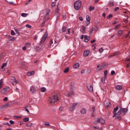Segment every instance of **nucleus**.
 Here are the masks:
<instances>
[{
	"instance_id": "nucleus-1",
	"label": "nucleus",
	"mask_w": 130,
	"mask_h": 130,
	"mask_svg": "<svg viewBox=\"0 0 130 130\" xmlns=\"http://www.w3.org/2000/svg\"><path fill=\"white\" fill-rule=\"evenodd\" d=\"M59 91H54L52 94L51 97L49 99L50 104L52 105H54L55 103H57L58 102L59 99Z\"/></svg>"
},
{
	"instance_id": "nucleus-2",
	"label": "nucleus",
	"mask_w": 130,
	"mask_h": 130,
	"mask_svg": "<svg viewBox=\"0 0 130 130\" xmlns=\"http://www.w3.org/2000/svg\"><path fill=\"white\" fill-rule=\"evenodd\" d=\"M46 15L43 19V22L41 24V27H44V24L46 22V20H48L49 18H48V16H49V14H50V10H48L45 11Z\"/></svg>"
},
{
	"instance_id": "nucleus-3",
	"label": "nucleus",
	"mask_w": 130,
	"mask_h": 130,
	"mask_svg": "<svg viewBox=\"0 0 130 130\" xmlns=\"http://www.w3.org/2000/svg\"><path fill=\"white\" fill-rule=\"evenodd\" d=\"M81 7H82V2L80 1H77L74 3V9L76 10V11L81 9Z\"/></svg>"
},
{
	"instance_id": "nucleus-4",
	"label": "nucleus",
	"mask_w": 130,
	"mask_h": 130,
	"mask_svg": "<svg viewBox=\"0 0 130 130\" xmlns=\"http://www.w3.org/2000/svg\"><path fill=\"white\" fill-rule=\"evenodd\" d=\"M77 106H78L77 103H73L69 108L70 111H73L75 110V109L77 108Z\"/></svg>"
},
{
	"instance_id": "nucleus-5",
	"label": "nucleus",
	"mask_w": 130,
	"mask_h": 130,
	"mask_svg": "<svg viewBox=\"0 0 130 130\" xmlns=\"http://www.w3.org/2000/svg\"><path fill=\"white\" fill-rule=\"evenodd\" d=\"M47 35H48L47 32H46L44 35V36H43L41 40L40 43H44V42H45V41L46 40V38H47Z\"/></svg>"
},
{
	"instance_id": "nucleus-6",
	"label": "nucleus",
	"mask_w": 130,
	"mask_h": 130,
	"mask_svg": "<svg viewBox=\"0 0 130 130\" xmlns=\"http://www.w3.org/2000/svg\"><path fill=\"white\" fill-rule=\"evenodd\" d=\"M54 16L56 17V20L59 19V17H60V13H59V8H57V11L55 12L54 14Z\"/></svg>"
},
{
	"instance_id": "nucleus-7",
	"label": "nucleus",
	"mask_w": 130,
	"mask_h": 130,
	"mask_svg": "<svg viewBox=\"0 0 130 130\" xmlns=\"http://www.w3.org/2000/svg\"><path fill=\"white\" fill-rule=\"evenodd\" d=\"M9 89H10V87L7 86L2 90L1 91L2 94H3V95H6V94L8 93V91H9Z\"/></svg>"
},
{
	"instance_id": "nucleus-8",
	"label": "nucleus",
	"mask_w": 130,
	"mask_h": 130,
	"mask_svg": "<svg viewBox=\"0 0 130 130\" xmlns=\"http://www.w3.org/2000/svg\"><path fill=\"white\" fill-rule=\"evenodd\" d=\"M9 106H11V103L10 102H8L6 104L2 106L1 107V109H4V108L9 107Z\"/></svg>"
},
{
	"instance_id": "nucleus-9",
	"label": "nucleus",
	"mask_w": 130,
	"mask_h": 130,
	"mask_svg": "<svg viewBox=\"0 0 130 130\" xmlns=\"http://www.w3.org/2000/svg\"><path fill=\"white\" fill-rule=\"evenodd\" d=\"M30 91L32 94H34L36 93V88H35L34 86H31L30 87Z\"/></svg>"
},
{
	"instance_id": "nucleus-10",
	"label": "nucleus",
	"mask_w": 130,
	"mask_h": 130,
	"mask_svg": "<svg viewBox=\"0 0 130 130\" xmlns=\"http://www.w3.org/2000/svg\"><path fill=\"white\" fill-rule=\"evenodd\" d=\"M90 54V50H86L83 53L84 56H88Z\"/></svg>"
},
{
	"instance_id": "nucleus-11",
	"label": "nucleus",
	"mask_w": 130,
	"mask_h": 130,
	"mask_svg": "<svg viewBox=\"0 0 130 130\" xmlns=\"http://www.w3.org/2000/svg\"><path fill=\"white\" fill-rule=\"evenodd\" d=\"M87 88L89 92H93V86L88 85Z\"/></svg>"
},
{
	"instance_id": "nucleus-12",
	"label": "nucleus",
	"mask_w": 130,
	"mask_h": 130,
	"mask_svg": "<svg viewBox=\"0 0 130 130\" xmlns=\"http://www.w3.org/2000/svg\"><path fill=\"white\" fill-rule=\"evenodd\" d=\"M81 114H86L87 113V110L85 108H83L80 111Z\"/></svg>"
},
{
	"instance_id": "nucleus-13",
	"label": "nucleus",
	"mask_w": 130,
	"mask_h": 130,
	"mask_svg": "<svg viewBox=\"0 0 130 130\" xmlns=\"http://www.w3.org/2000/svg\"><path fill=\"white\" fill-rule=\"evenodd\" d=\"M90 40V37H88V36H84V42H88Z\"/></svg>"
},
{
	"instance_id": "nucleus-14",
	"label": "nucleus",
	"mask_w": 130,
	"mask_h": 130,
	"mask_svg": "<svg viewBox=\"0 0 130 130\" xmlns=\"http://www.w3.org/2000/svg\"><path fill=\"white\" fill-rule=\"evenodd\" d=\"M70 91H71V92L68 93V96L69 97L74 95V89H73V88H71Z\"/></svg>"
},
{
	"instance_id": "nucleus-15",
	"label": "nucleus",
	"mask_w": 130,
	"mask_h": 130,
	"mask_svg": "<svg viewBox=\"0 0 130 130\" xmlns=\"http://www.w3.org/2000/svg\"><path fill=\"white\" fill-rule=\"evenodd\" d=\"M119 110L117 113V115H120L121 114V112H122V109L121 108V107L120 106H119Z\"/></svg>"
},
{
	"instance_id": "nucleus-16",
	"label": "nucleus",
	"mask_w": 130,
	"mask_h": 130,
	"mask_svg": "<svg viewBox=\"0 0 130 130\" xmlns=\"http://www.w3.org/2000/svg\"><path fill=\"white\" fill-rule=\"evenodd\" d=\"M35 49L37 52H40V51H41V48L39 46H35Z\"/></svg>"
},
{
	"instance_id": "nucleus-17",
	"label": "nucleus",
	"mask_w": 130,
	"mask_h": 130,
	"mask_svg": "<svg viewBox=\"0 0 130 130\" xmlns=\"http://www.w3.org/2000/svg\"><path fill=\"white\" fill-rule=\"evenodd\" d=\"M127 109L126 108L122 109V113H124V115H125V114H126V112H127Z\"/></svg>"
},
{
	"instance_id": "nucleus-18",
	"label": "nucleus",
	"mask_w": 130,
	"mask_h": 130,
	"mask_svg": "<svg viewBox=\"0 0 130 130\" xmlns=\"http://www.w3.org/2000/svg\"><path fill=\"white\" fill-rule=\"evenodd\" d=\"M97 68L99 69V71H101V70H103V69H104V66L103 65H98Z\"/></svg>"
},
{
	"instance_id": "nucleus-19",
	"label": "nucleus",
	"mask_w": 130,
	"mask_h": 130,
	"mask_svg": "<svg viewBox=\"0 0 130 130\" xmlns=\"http://www.w3.org/2000/svg\"><path fill=\"white\" fill-rule=\"evenodd\" d=\"M79 67H80V64L79 63H76L73 66L74 69H78V68H79Z\"/></svg>"
},
{
	"instance_id": "nucleus-20",
	"label": "nucleus",
	"mask_w": 130,
	"mask_h": 130,
	"mask_svg": "<svg viewBox=\"0 0 130 130\" xmlns=\"http://www.w3.org/2000/svg\"><path fill=\"white\" fill-rule=\"evenodd\" d=\"M116 90H121L122 89V86L121 85H116Z\"/></svg>"
},
{
	"instance_id": "nucleus-21",
	"label": "nucleus",
	"mask_w": 130,
	"mask_h": 130,
	"mask_svg": "<svg viewBox=\"0 0 130 130\" xmlns=\"http://www.w3.org/2000/svg\"><path fill=\"white\" fill-rule=\"evenodd\" d=\"M34 74H35L34 71H31V72H28L27 73V76H33V75H34Z\"/></svg>"
},
{
	"instance_id": "nucleus-22",
	"label": "nucleus",
	"mask_w": 130,
	"mask_h": 130,
	"mask_svg": "<svg viewBox=\"0 0 130 130\" xmlns=\"http://www.w3.org/2000/svg\"><path fill=\"white\" fill-rule=\"evenodd\" d=\"M123 30H119L118 31V34H117V36H118L119 37L121 36L122 33H123Z\"/></svg>"
},
{
	"instance_id": "nucleus-23",
	"label": "nucleus",
	"mask_w": 130,
	"mask_h": 130,
	"mask_svg": "<svg viewBox=\"0 0 130 130\" xmlns=\"http://www.w3.org/2000/svg\"><path fill=\"white\" fill-rule=\"evenodd\" d=\"M12 80H13V82L14 83H15V84L18 83V81H17V79L15 78V77H12Z\"/></svg>"
},
{
	"instance_id": "nucleus-24",
	"label": "nucleus",
	"mask_w": 130,
	"mask_h": 130,
	"mask_svg": "<svg viewBox=\"0 0 130 130\" xmlns=\"http://www.w3.org/2000/svg\"><path fill=\"white\" fill-rule=\"evenodd\" d=\"M105 80H106V77H102L101 78V82H102L103 84H105Z\"/></svg>"
},
{
	"instance_id": "nucleus-25",
	"label": "nucleus",
	"mask_w": 130,
	"mask_h": 130,
	"mask_svg": "<svg viewBox=\"0 0 130 130\" xmlns=\"http://www.w3.org/2000/svg\"><path fill=\"white\" fill-rule=\"evenodd\" d=\"M3 84H4V81H3V79H1L0 80V89L3 88Z\"/></svg>"
},
{
	"instance_id": "nucleus-26",
	"label": "nucleus",
	"mask_w": 130,
	"mask_h": 130,
	"mask_svg": "<svg viewBox=\"0 0 130 130\" xmlns=\"http://www.w3.org/2000/svg\"><path fill=\"white\" fill-rule=\"evenodd\" d=\"M86 21H87V22H89V23H90V21H91L90 16H89L88 15H86Z\"/></svg>"
},
{
	"instance_id": "nucleus-27",
	"label": "nucleus",
	"mask_w": 130,
	"mask_h": 130,
	"mask_svg": "<svg viewBox=\"0 0 130 130\" xmlns=\"http://www.w3.org/2000/svg\"><path fill=\"white\" fill-rule=\"evenodd\" d=\"M95 10V7L90 6L89 8V12H92V11H94Z\"/></svg>"
},
{
	"instance_id": "nucleus-28",
	"label": "nucleus",
	"mask_w": 130,
	"mask_h": 130,
	"mask_svg": "<svg viewBox=\"0 0 130 130\" xmlns=\"http://www.w3.org/2000/svg\"><path fill=\"white\" fill-rule=\"evenodd\" d=\"M115 119H117V120H121V119H122V118H121V116H117L115 117Z\"/></svg>"
},
{
	"instance_id": "nucleus-29",
	"label": "nucleus",
	"mask_w": 130,
	"mask_h": 130,
	"mask_svg": "<svg viewBox=\"0 0 130 130\" xmlns=\"http://www.w3.org/2000/svg\"><path fill=\"white\" fill-rule=\"evenodd\" d=\"M69 71H70V68L68 67L64 70V73L67 74V73H69Z\"/></svg>"
},
{
	"instance_id": "nucleus-30",
	"label": "nucleus",
	"mask_w": 130,
	"mask_h": 130,
	"mask_svg": "<svg viewBox=\"0 0 130 130\" xmlns=\"http://www.w3.org/2000/svg\"><path fill=\"white\" fill-rule=\"evenodd\" d=\"M8 38H9L10 40H13V41H15V38L12 37V36H9Z\"/></svg>"
},
{
	"instance_id": "nucleus-31",
	"label": "nucleus",
	"mask_w": 130,
	"mask_h": 130,
	"mask_svg": "<svg viewBox=\"0 0 130 130\" xmlns=\"http://www.w3.org/2000/svg\"><path fill=\"white\" fill-rule=\"evenodd\" d=\"M32 125H33V124L30 122L26 124V126L29 127L32 126Z\"/></svg>"
},
{
	"instance_id": "nucleus-32",
	"label": "nucleus",
	"mask_w": 130,
	"mask_h": 130,
	"mask_svg": "<svg viewBox=\"0 0 130 130\" xmlns=\"http://www.w3.org/2000/svg\"><path fill=\"white\" fill-rule=\"evenodd\" d=\"M111 18H113V15L112 14H109L107 17V18L108 19V20H109V19H111Z\"/></svg>"
},
{
	"instance_id": "nucleus-33",
	"label": "nucleus",
	"mask_w": 130,
	"mask_h": 130,
	"mask_svg": "<svg viewBox=\"0 0 130 130\" xmlns=\"http://www.w3.org/2000/svg\"><path fill=\"white\" fill-rule=\"evenodd\" d=\"M109 6V7H114V3L113 2H110Z\"/></svg>"
},
{
	"instance_id": "nucleus-34",
	"label": "nucleus",
	"mask_w": 130,
	"mask_h": 130,
	"mask_svg": "<svg viewBox=\"0 0 130 130\" xmlns=\"http://www.w3.org/2000/svg\"><path fill=\"white\" fill-rule=\"evenodd\" d=\"M66 31H67V27L66 26H64L62 28V32H66Z\"/></svg>"
},
{
	"instance_id": "nucleus-35",
	"label": "nucleus",
	"mask_w": 130,
	"mask_h": 130,
	"mask_svg": "<svg viewBox=\"0 0 130 130\" xmlns=\"http://www.w3.org/2000/svg\"><path fill=\"white\" fill-rule=\"evenodd\" d=\"M24 122H28V121H29V118H24L23 119Z\"/></svg>"
},
{
	"instance_id": "nucleus-36",
	"label": "nucleus",
	"mask_w": 130,
	"mask_h": 130,
	"mask_svg": "<svg viewBox=\"0 0 130 130\" xmlns=\"http://www.w3.org/2000/svg\"><path fill=\"white\" fill-rule=\"evenodd\" d=\"M118 110V107H116L114 109L113 113H117L116 112Z\"/></svg>"
},
{
	"instance_id": "nucleus-37",
	"label": "nucleus",
	"mask_w": 130,
	"mask_h": 130,
	"mask_svg": "<svg viewBox=\"0 0 130 130\" xmlns=\"http://www.w3.org/2000/svg\"><path fill=\"white\" fill-rule=\"evenodd\" d=\"M21 16L22 17H26L27 16H28V14L26 13H21Z\"/></svg>"
},
{
	"instance_id": "nucleus-38",
	"label": "nucleus",
	"mask_w": 130,
	"mask_h": 130,
	"mask_svg": "<svg viewBox=\"0 0 130 130\" xmlns=\"http://www.w3.org/2000/svg\"><path fill=\"white\" fill-rule=\"evenodd\" d=\"M104 122H105L104 119H103V118H101L100 123H101L102 124H104Z\"/></svg>"
},
{
	"instance_id": "nucleus-39",
	"label": "nucleus",
	"mask_w": 130,
	"mask_h": 130,
	"mask_svg": "<svg viewBox=\"0 0 130 130\" xmlns=\"http://www.w3.org/2000/svg\"><path fill=\"white\" fill-rule=\"evenodd\" d=\"M127 19H128V16L127 15V18H124L123 20L125 23H127Z\"/></svg>"
},
{
	"instance_id": "nucleus-40",
	"label": "nucleus",
	"mask_w": 130,
	"mask_h": 130,
	"mask_svg": "<svg viewBox=\"0 0 130 130\" xmlns=\"http://www.w3.org/2000/svg\"><path fill=\"white\" fill-rule=\"evenodd\" d=\"M107 73H108L107 71H104V77H105V78H107Z\"/></svg>"
},
{
	"instance_id": "nucleus-41",
	"label": "nucleus",
	"mask_w": 130,
	"mask_h": 130,
	"mask_svg": "<svg viewBox=\"0 0 130 130\" xmlns=\"http://www.w3.org/2000/svg\"><path fill=\"white\" fill-rule=\"evenodd\" d=\"M104 50L103 49V48H100L99 49V52H100L101 53H102V52H103V51H104Z\"/></svg>"
},
{
	"instance_id": "nucleus-42",
	"label": "nucleus",
	"mask_w": 130,
	"mask_h": 130,
	"mask_svg": "<svg viewBox=\"0 0 130 130\" xmlns=\"http://www.w3.org/2000/svg\"><path fill=\"white\" fill-rule=\"evenodd\" d=\"M46 90V88L45 87H42L41 89V91L42 92H45V91Z\"/></svg>"
},
{
	"instance_id": "nucleus-43",
	"label": "nucleus",
	"mask_w": 130,
	"mask_h": 130,
	"mask_svg": "<svg viewBox=\"0 0 130 130\" xmlns=\"http://www.w3.org/2000/svg\"><path fill=\"white\" fill-rule=\"evenodd\" d=\"M101 120V118H98L96 120V123H95V124H98V122H100V123Z\"/></svg>"
},
{
	"instance_id": "nucleus-44",
	"label": "nucleus",
	"mask_w": 130,
	"mask_h": 130,
	"mask_svg": "<svg viewBox=\"0 0 130 130\" xmlns=\"http://www.w3.org/2000/svg\"><path fill=\"white\" fill-rule=\"evenodd\" d=\"M5 67H7V63H4L1 67L2 69H4Z\"/></svg>"
},
{
	"instance_id": "nucleus-45",
	"label": "nucleus",
	"mask_w": 130,
	"mask_h": 130,
	"mask_svg": "<svg viewBox=\"0 0 130 130\" xmlns=\"http://www.w3.org/2000/svg\"><path fill=\"white\" fill-rule=\"evenodd\" d=\"M15 32H16L17 34H18V35H20V31H19V30L17 29H14Z\"/></svg>"
},
{
	"instance_id": "nucleus-46",
	"label": "nucleus",
	"mask_w": 130,
	"mask_h": 130,
	"mask_svg": "<svg viewBox=\"0 0 130 130\" xmlns=\"http://www.w3.org/2000/svg\"><path fill=\"white\" fill-rule=\"evenodd\" d=\"M11 35H13V36L16 35V34L15 33V31L13 30H11Z\"/></svg>"
},
{
	"instance_id": "nucleus-47",
	"label": "nucleus",
	"mask_w": 130,
	"mask_h": 130,
	"mask_svg": "<svg viewBox=\"0 0 130 130\" xmlns=\"http://www.w3.org/2000/svg\"><path fill=\"white\" fill-rule=\"evenodd\" d=\"M62 19L63 20H66V19H67V15L66 14L62 15Z\"/></svg>"
},
{
	"instance_id": "nucleus-48",
	"label": "nucleus",
	"mask_w": 130,
	"mask_h": 130,
	"mask_svg": "<svg viewBox=\"0 0 130 130\" xmlns=\"http://www.w3.org/2000/svg\"><path fill=\"white\" fill-rule=\"evenodd\" d=\"M91 111L92 112V114H93L94 112H95V106L92 107Z\"/></svg>"
},
{
	"instance_id": "nucleus-49",
	"label": "nucleus",
	"mask_w": 130,
	"mask_h": 130,
	"mask_svg": "<svg viewBox=\"0 0 130 130\" xmlns=\"http://www.w3.org/2000/svg\"><path fill=\"white\" fill-rule=\"evenodd\" d=\"M26 27L27 28H29V29L31 28H32V26H31L30 24H26Z\"/></svg>"
},
{
	"instance_id": "nucleus-50",
	"label": "nucleus",
	"mask_w": 130,
	"mask_h": 130,
	"mask_svg": "<svg viewBox=\"0 0 130 130\" xmlns=\"http://www.w3.org/2000/svg\"><path fill=\"white\" fill-rule=\"evenodd\" d=\"M93 31H94V28H93V27H92V28H91V30H90V34H92Z\"/></svg>"
},
{
	"instance_id": "nucleus-51",
	"label": "nucleus",
	"mask_w": 130,
	"mask_h": 130,
	"mask_svg": "<svg viewBox=\"0 0 130 130\" xmlns=\"http://www.w3.org/2000/svg\"><path fill=\"white\" fill-rule=\"evenodd\" d=\"M82 29L83 32H84V31H86V27H85V26H82Z\"/></svg>"
},
{
	"instance_id": "nucleus-52",
	"label": "nucleus",
	"mask_w": 130,
	"mask_h": 130,
	"mask_svg": "<svg viewBox=\"0 0 130 130\" xmlns=\"http://www.w3.org/2000/svg\"><path fill=\"white\" fill-rule=\"evenodd\" d=\"M25 111L27 112V113H30V112L29 111V110L27 108V107H25Z\"/></svg>"
},
{
	"instance_id": "nucleus-53",
	"label": "nucleus",
	"mask_w": 130,
	"mask_h": 130,
	"mask_svg": "<svg viewBox=\"0 0 130 130\" xmlns=\"http://www.w3.org/2000/svg\"><path fill=\"white\" fill-rule=\"evenodd\" d=\"M3 101H4V102H6V101H8V97H5V98L3 99Z\"/></svg>"
},
{
	"instance_id": "nucleus-54",
	"label": "nucleus",
	"mask_w": 130,
	"mask_h": 130,
	"mask_svg": "<svg viewBox=\"0 0 130 130\" xmlns=\"http://www.w3.org/2000/svg\"><path fill=\"white\" fill-rule=\"evenodd\" d=\"M115 74V71H112L111 72V75H113Z\"/></svg>"
},
{
	"instance_id": "nucleus-55",
	"label": "nucleus",
	"mask_w": 130,
	"mask_h": 130,
	"mask_svg": "<svg viewBox=\"0 0 130 130\" xmlns=\"http://www.w3.org/2000/svg\"><path fill=\"white\" fill-rule=\"evenodd\" d=\"M80 21H81L82 22H83V21H84V19H83V17H80L79 18Z\"/></svg>"
},
{
	"instance_id": "nucleus-56",
	"label": "nucleus",
	"mask_w": 130,
	"mask_h": 130,
	"mask_svg": "<svg viewBox=\"0 0 130 130\" xmlns=\"http://www.w3.org/2000/svg\"><path fill=\"white\" fill-rule=\"evenodd\" d=\"M32 2V0H29L28 1H27L25 4V5L26 6L27 5H28V4H29V3Z\"/></svg>"
},
{
	"instance_id": "nucleus-57",
	"label": "nucleus",
	"mask_w": 130,
	"mask_h": 130,
	"mask_svg": "<svg viewBox=\"0 0 130 130\" xmlns=\"http://www.w3.org/2000/svg\"><path fill=\"white\" fill-rule=\"evenodd\" d=\"M8 3L10 5H14V6H16V4H15L13 2H9Z\"/></svg>"
},
{
	"instance_id": "nucleus-58",
	"label": "nucleus",
	"mask_w": 130,
	"mask_h": 130,
	"mask_svg": "<svg viewBox=\"0 0 130 130\" xmlns=\"http://www.w3.org/2000/svg\"><path fill=\"white\" fill-rule=\"evenodd\" d=\"M113 114L112 117H116V115H117V113H113Z\"/></svg>"
},
{
	"instance_id": "nucleus-59",
	"label": "nucleus",
	"mask_w": 130,
	"mask_h": 130,
	"mask_svg": "<svg viewBox=\"0 0 130 130\" xmlns=\"http://www.w3.org/2000/svg\"><path fill=\"white\" fill-rule=\"evenodd\" d=\"M59 110H60V111H62L63 110V107H60L59 108Z\"/></svg>"
},
{
	"instance_id": "nucleus-60",
	"label": "nucleus",
	"mask_w": 130,
	"mask_h": 130,
	"mask_svg": "<svg viewBox=\"0 0 130 130\" xmlns=\"http://www.w3.org/2000/svg\"><path fill=\"white\" fill-rule=\"evenodd\" d=\"M9 122H10V124H14V122L13 120H10Z\"/></svg>"
},
{
	"instance_id": "nucleus-61",
	"label": "nucleus",
	"mask_w": 130,
	"mask_h": 130,
	"mask_svg": "<svg viewBox=\"0 0 130 130\" xmlns=\"http://www.w3.org/2000/svg\"><path fill=\"white\" fill-rule=\"evenodd\" d=\"M119 24H118V25H117L116 26H115V29H118L119 28Z\"/></svg>"
},
{
	"instance_id": "nucleus-62",
	"label": "nucleus",
	"mask_w": 130,
	"mask_h": 130,
	"mask_svg": "<svg viewBox=\"0 0 130 130\" xmlns=\"http://www.w3.org/2000/svg\"><path fill=\"white\" fill-rule=\"evenodd\" d=\"M119 9V8L118 7H116L114 9V11L116 12V11H117L118 9Z\"/></svg>"
},
{
	"instance_id": "nucleus-63",
	"label": "nucleus",
	"mask_w": 130,
	"mask_h": 130,
	"mask_svg": "<svg viewBox=\"0 0 130 130\" xmlns=\"http://www.w3.org/2000/svg\"><path fill=\"white\" fill-rule=\"evenodd\" d=\"M21 116H14V118H21Z\"/></svg>"
},
{
	"instance_id": "nucleus-64",
	"label": "nucleus",
	"mask_w": 130,
	"mask_h": 130,
	"mask_svg": "<svg viewBox=\"0 0 130 130\" xmlns=\"http://www.w3.org/2000/svg\"><path fill=\"white\" fill-rule=\"evenodd\" d=\"M30 43H27L26 44V46L29 47V46H30Z\"/></svg>"
}]
</instances>
